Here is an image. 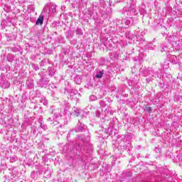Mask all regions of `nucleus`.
<instances>
[{
  "mask_svg": "<svg viewBox=\"0 0 182 182\" xmlns=\"http://www.w3.org/2000/svg\"><path fill=\"white\" fill-rule=\"evenodd\" d=\"M44 18H45V16H43V15L41 14L39 16V17L38 18L37 21H36V25H43Z\"/></svg>",
  "mask_w": 182,
  "mask_h": 182,
  "instance_id": "11",
  "label": "nucleus"
},
{
  "mask_svg": "<svg viewBox=\"0 0 182 182\" xmlns=\"http://www.w3.org/2000/svg\"><path fill=\"white\" fill-rule=\"evenodd\" d=\"M43 12H46V14H50V6L49 4H46L43 8Z\"/></svg>",
  "mask_w": 182,
  "mask_h": 182,
  "instance_id": "14",
  "label": "nucleus"
},
{
  "mask_svg": "<svg viewBox=\"0 0 182 182\" xmlns=\"http://www.w3.org/2000/svg\"><path fill=\"white\" fill-rule=\"evenodd\" d=\"M136 41H140V43H146V40L144 39L142 37H139L136 34Z\"/></svg>",
  "mask_w": 182,
  "mask_h": 182,
  "instance_id": "22",
  "label": "nucleus"
},
{
  "mask_svg": "<svg viewBox=\"0 0 182 182\" xmlns=\"http://www.w3.org/2000/svg\"><path fill=\"white\" fill-rule=\"evenodd\" d=\"M96 116L97 117H100L101 116H103V109L102 108H100L96 111Z\"/></svg>",
  "mask_w": 182,
  "mask_h": 182,
  "instance_id": "18",
  "label": "nucleus"
},
{
  "mask_svg": "<svg viewBox=\"0 0 182 182\" xmlns=\"http://www.w3.org/2000/svg\"><path fill=\"white\" fill-rule=\"evenodd\" d=\"M50 114H51L53 117H48L47 119V122H50V126L54 127V126H57V129L59 127H62V124H60L59 121L56 120L59 119V117H62V110L59 108H56L55 106H51L48 109Z\"/></svg>",
  "mask_w": 182,
  "mask_h": 182,
  "instance_id": "1",
  "label": "nucleus"
},
{
  "mask_svg": "<svg viewBox=\"0 0 182 182\" xmlns=\"http://www.w3.org/2000/svg\"><path fill=\"white\" fill-rule=\"evenodd\" d=\"M48 72L50 76H53L55 75V70L53 69L52 68H48Z\"/></svg>",
  "mask_w": 182,
  "mask_h": 182,
  "instance_id": "23",
  "label": "nucleus"
},
{
  "mask_svg": "<svg viewBox=\"0 0 182 182\" xmlns=\"http://www.w3.org/2000/svg\"><path fill=\"white\" fill-rule=\"evenodd\" d=\"M122 14L123 15L127 16V18H132V19H133V16H134L135 15H137V12L136 11L134 5H132L129 8L127 7L124 8Z\"/></svg>",
  "mask_w": 182,
  "mask_h": 182,
  "instance_id": "3",
  "label": "nucleus"
},
{
  "mask_svg": "<svg viewBox=\"0 0 182 182\" xmlns=\"http://www.w3.org/2000/svg\"><path fill=\"white\" fill-rule=\"evenodd\" d=\"M124 150H128L129 151H132V149H133V147L132 146V144L131 143H127V144H125L123 146Z\"/></svg>",
  "mask_w": 182,
  "mask_h": 182,
  "instance_id": "16",
  "label": "nucleus"
},
{
  "mask_svg": "<svg viewBox=\"0 0 182 182\" xmlns=\"http://www.w3.org/2000/svg\"><path fill=\"white\" fill-rule=\"evenodd\" d=\"M37 85L40 87H44V89H46V87H48V86H49V78H48L45 75H43L41 77V79H40L37 81Z\"/></svg>",
  "mask_w": 182,
  "mask_h": 182,
  "instance_id": "5",
  "label": "nucleus"
},
{
  "mask_svg": "<svg viewBox=\"0 0 182 182\" xmlns=\"http://www.w3.org/2000/svg\"><path fill=\"white\" fill-rule=\"evenodd\" d=\"M32 68L34 70H39V66L36 64H32Z\"/></svg>",
  "mask_w": 182,
  "mask_h": 182,
  "instance_id": "29",
  "label": "nucleus"
},
{
  "mask_svg": "<svg viewBox=\"0 0 182 182\" xmlns=\"http://www.w3.org/2000/svg\"><path fill=\"white\" fill-rule=\"evenodd\" d=\"M70 96H74V95H77V90L73 89L70 92Z\"/></svg>",
  "mask_w": 182,
  "mask_h": 182,
  "instance_id": "27",
  "label": "nucleus"
},
{
  "mask_svg": "<svg viewBox=\"0 0 182 182\" xmlns=\"http://www.w3.org/2000/svg\"><path fill=\"white\" fill-rule=\"evenodd\" d=\"M76 35H83V31H82V28H77L76 30Z\"/></svg>",
  "mask_w": 182,
  "mask_h": 182,
  "instance_id": "25",
  "label": "nucleus"
},
{
  "mask_svg": "<svg viewBox=\"0 0 182 182\" xmlns=\"http://www.w3.org/2000/svg\"><path fill=\"white\" fill-rule=\"evenodd\" d=\"M7 60L9 62H14V58L13 57H11L10 55H8L7 56Z\"/></svg>",
  "mask_w": 182,
  "mask_h": 182,
  "instance_id": "31",
  "label": "nucleus"
},
{
  "mask_svg": "<svg viewBox=\"0 0 182 182\" xmlns=\"http://www.w3.org/2000/svg\"><path fill=\"white\" fill-rule=\"evenodd\" d=\"M87 127L86 125L82 126V123L80 122V125L77 129H76V132H83V130L86 129Z\"/></svg>",
  "mask_w": 182,
  "mask_h": 182,
  "instance_id": "15",
  "label": "nucleus"
},
{
  "mask_svg": "<svg viewBox=\"0 0 182 182\" xmlns=\"http://www.w3.org/2000/svg\"><path fill=\"white\" fill-rule=\"evenodd\" d=\"M90 100H91L92 102H95V100H97V97H96V96L95 95H91L90 96Z\"/></svg>",
  "mask_w": 182,
  "mask_h": 182,
  "instance_id": "28",
  "label": "nucleus"
},
{
  "mask_svg": "<svg viewBox=\"0 0 182 182\" xmlns=\"http://www.w3.org/2000/svg\"><path fill=\"white\" fill-rule=\"evenodd\" d=\"M40 127H41V129H43V130H48V125L40 122Z\"/></svg>",
  "mask_w": 182,
  "mask_h": 182,
  "instance_id": "24",
  "label": "nucleus"
},
{
  "mask_svg": "<svg viewBox=\"0 0 182 182\" xmlns=\"http://www.w3.org/2000/svg\"><path fill=\"white\" fill-rule=\"evenodd\" d=\"M73 80L76 85H80V83H82V77L80 75H75L73 78Z\"/></svg>",
  "mask_w": 182,
  "mask_h": 182,
  "instance_id": "12",
  "label": "nucleus"
},
{
  "mask_svg": "<svg viewBox=\"0 0 182 182\" xmlns=\"http://www.w3.org/2000/svg\"><path fill=\"white\" fill-rule=\"evenodd\" d=\"M105 73H106V71H105V70H96L94 76L95 79H102Z\"/></svg>",
  "mask_w": 182,
  "mask_h": 182,
  "instance_id": "8",
  "label": "nucleus"
},
{
  "mask_svg": "<svg viewBox=\"0 0 182 182\" xmlns=\"http://www.w3.org/2000/svg\"><path fill=\"white\" fill-rule=\"evenodd\" d=\"M168 41H169V42H171L173 46H178V45H180V43H181V42L180 41L178 38H177V36H171Z\"/></svg>",
  "mask_w": 182,
  "mask_h": 182,
  "instance_id": "7",
  "label": "nucleus"
},
{
  "mask_svg": "<svg viewBox=\"0 0 182 182\" xmlns=\"http://www.w3.org/2000/svg\"><path fill=\"white\" fill-rule=\"evenodd\" d=\"M100 105L101 106V107H105L106 102H105V101H103V100H101V101H100Z\"/></svg>",
  "mask_w": 182,
  "mask_h": 182,
  "instance_id": "30",
  "label": "nucleus"
},
{
  "mask_svg": "<svg viewBox=\"0 0 182 182\" xmlns=\"http://www.w3.org/2000/svg\"><path fill=\"white\" fill-rule=\"evenodd\" d=\"M121 28H129L133 25V18L126 17L120 21Z\"/></svg>",
  "mask_w": 182,
  "mask_h": 182,
  "instance_id": "6",
  "label": "nucleus"
},
{
  "mask_svg": "<svg viewBox=\"0 0 182 182\" xmlns=\"http://www.w3.org/2000/svg\"><path fill=\"white\" fill-rule=\"evenodd\" d=\"M139 73L143 76H149V77L146 79V82H151V80H154V78L156 77V73L153 72L152 70L141 68Z\"/></svg>",
  "mask_w": 182,
  "mask_h": 182,
  "instance_id": "2",
  "label": "nucleus"
},
{
  "mask_svg": "<svg viewBox=\"0 0 182 182\" xmlns=\"http://www.w3.org/2000/svg\"><path fill=\"white\" fill-rule=\"evenodd\" d=\"M41 103H43L44 106H48V100L45 97H42L40 100Z\"/></svg>",
  "mask_w": 182,
  "mask_h": 182,
  "instance_id": "19",
  "label": "nucleus"
},
{
  "mask_svg": "<svg viewBox=\"0 0 182 182\" xmlns=\"http://www.w3.org/2000/svg\"><path fill=\"white\" fill-rule=\"evenodd\" d=\"M144 112H148V113H151V107L146 106L144 108Z\"/></svg>",
  "mask_w": 182,
  "mask_h": 182,
  "instance_id": "26",
  "label": "nucleus"
},
{
  "mask_svg": "<svg viewBox=\"0 0 182 182\" xmlns=\"http://www.w3.org/2000/svg\"><path fill=\"white\" fill-rule=\"evenodd\" d=\"M50 9H51V12L53 14H55L56 12V4H50Z\"/></svg>",
  "mask_w": 182,
  "mask_h": 182,
  "instance_id": "21",
  "label": "nucleus"
},
{
  "mask_svg": "<svg viewBox=\"0 0 182 182\" xmlns=\"http://www.w3.org/2000/svg\"><path fill=\"white\" fill-rule=\"evenodd\" d=\"M18 161V156L16 155H14L10 157L9 161L10 163H15V161Z\"/></svg>",
  "mask_w": 182,
  "mask_h": 182,
  "instance_id": "20",
  "label": "nucleus"
},
{
  "mask_svg": "<svg viewBox=\"0 0 182 182\" xmlns=\"http://www.w3.org/2000/svg\"><path fill=\"white\" fill-rule=\"evenodd\" d=\"M168 59H169V61L171 63H173V65H177L178 63V60L177 59V56L175 55H168Z\"/></svg>",
  "mask_w": 182,
  "mask_h": 182,
  "instance_id": "9",
  "label": "nucleus"
},
{
  "mask_svg": "<svg viewBox=\"0 0 182 182\" xmlns=\"http://www.w3.org/2000/svg\"><path fill=\"white\" fill-rule=\"evenodd\" d=\"M156 48V45H154V42L149 43L146 44L145 48L149 50H153Z\"/></svg>",
  "mask_w": 182,
  "mask_h": 182,
  "instance_id": "13",
  "label": "nucleus"
},
{
  "mask_svg": "<svg viewBox=\"0 0 182 182\" xmlns=\"http://www.w3.org/2000/svg\"><path fill=\"white\" fill-rule=\"evenodd\" d=\"M100 6L102 8L100 9V11L102 12V14H105V15H107L108 16L112 15V9L110 7L106 9V1L104 0L100 1Z\"/></svg>",
  "mask_w": 182,
  "mask_h": 182,
  "instance_id": "4",
  "label": "nucleus"
},
{
  "mask_svg": "<svg viewBox=\"0 0 182 182\" xmlns=\"http://www.w3.org/2000/svg\"><path fill=\"white\" fill-rule=\"evenodd\" d=\"M82 113H83V109L80 108H76V107L73 108V111L72 112V114L74 116H76L77 117H79L80 114H82Z\"/></svg>",
  "mask_w": 182,
  "mask_h": 182,
  "instance_id": "10",
  "label": "nucleus"
},
{
  "mask_svg": "<svg viewBox=\"0 0 182 182\" xmlns=\"http://www.w3.org/2000/svg\"><path fill=\"white\" fill-rule=\"evenodd\" d=\"M109 6H113V2L112 1V0H109Z\"/></svg>",
  "mask_w": 182,
  "mask_h": 182,
  "instance_id": "32",
  "label": "nucleus"
},
{
  "mask_svg": "<svg viewBox=\"0 0 182 182\" xmlns=\"http://www.w3.org/2000/svg\"><path fill=\"white\" fill-rule=\"evenodd\" d=\"M156 76H157V77H161V75H160V74H156Z\"/></svg>",
  "mask_w": 182,
  "mask_h": 182,
  "instance_id": "35",
  "label": "nucleus"
},
{
  "mask_svg": "<svg viewBox=\"0 0 182 182\" xmlns=\"http://www.w3.org/2000/svg\"><path fill=\"white\" fill-rule=\"evenodd\" d=\"M168 65H167L166 67L163 66V70H164L165 69H168Z\"/></svg>",
  "mask_w": 182,
  "mask_h": 182,
  "instance_id": "34",
  "label": "nucleus"
},
{
  "mask_svg": "<svg viewBox=\"0 0 182 182\" xmlns=\"http://www.w3.org/2000/svg\"><path fill=\"white\" fill-rule=\"evenodd\" d=\"M161 52H170V48L165 45H162L161 47Z\"/></svg>",
  "mask_w": 182,
  "mask_h": 182,
  "instance_id": "17",
  "label": "nucleus"
},
{
  "mask_svg": "<svg viewBox=\"0 0 182 182\" xmlns=\"http://www.w3.org/2000/svg\"><path fill=\"white\" fill-rule=\"evenodd\" d=\"M155 182H162L161 178H159V179L156 178Z\"/></svg>",
  "mask_w": 182,
  "mask_h": 182,
  "instance_id": "33",
  "label": "nucleus"
}]
</instances>
